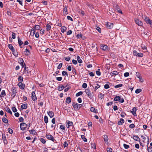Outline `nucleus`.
<instances>
[{"label": "nucleus", "mask_w": 152, "mask_h": 152, "mask_svg": "<svg viewBox=\"0 0 152 152\" xmlns=\"http://www.w3.org/2000/svg\"><path fill=\"white\" fill-rule=\"evenodd\" d=\"M85 92L90 99H93L94 96L93 92H91L89 88H87L86 89Z\"/></svg>", "instance_id": "1"}, {"label": "nucleus", "mask_w": 152, "mask_h": 152, "mask_svg": "<svg viewBox=\"0 0 152 152\" xmlns=\"http://www.w3.org/2000/svg\"><path fill=\"white\" fill-rule=\"evenodd\" d=\"M11 91V96L12 97V98H13L15 97L16 94L18 93L17 90L16 89V87H13L12 88Z\"/></svg>", "instance_id": "2"}, {"label": "nucleus", "mask_w": 152, "mask_h": 152, "mask_svg": "<svg viewBox=\"0 0 152 152\" xmlns=\"http://www.w3.org/2000/svg\"><path fill=\"white\" fill-rule=\"evenodd\" d=\"M114 100L115 101H119L121 103H123L124 101L123 98H121L120 96H116Z\"/></svg>", "instance_id": "3"}, {"label": "nucleus", "mask_w": 152, "mask_h": 152, "mask_svg": "<svg viewBox=\"0 0 152 152\" xmlns=\"http://www.w3.org/2000/svg\"><path fill=\"white\" fill-rule=\"evenodd\" d=\"M27 124L23 122L20 124V127L21 130L24 131L26 129Z\"/></svg>", "instance_id": "4"}, {"label": "nucleus", "mask_w": 152, "mask_h": 152, "mask_svg": "<svg viewBox=\"0 0 152 152\" xmlns=\"http://www.w3.org/2000/svg\"><path fill=\"white\" fill-rule=\"evenodd\" d=\"M134 20L136 24L138 25V26H142L143 25V24L138 19L135 18L134 19Z\"/></svg>", "instance_id": "5"}, {"label": "nucleus", "mask_w": 152, "mask_h": 152, "mask_svg": "<svg viewBox=\"0 0 152 152\" xmlns=\"http://www.w3.org/2000/svg\"><path fill=\"white\" fill-rule=\"evenodd\" d=\"M113 25L114 24L113 23H109L108 22H107L106 24V26L107 28L110 29L113 27Z\"/></svg>", "instance_id": "6"}, {"label": "nucleus", "mask_w": 152, "mask_h": 152, "mask_svg": "<svg viewBox=\"0 0 152 152\" xmlns=\"http://www.w3.org/2000/svg\"><path fill=\"white\" fill-rule=\"evenodd\" d=\"M46 137L48 140H51L52 141L54 142L55 140L54 139L53 137L50 134H46Z\"/></svg>", "instance_id": "7"}, {"label": "nucleus", "mask_w": 152, "mask_h": 152, "mask_svg": "<svg viewBox=\"0 0 152 152\" xmlns=\"http://www.w3.org/2000/svg\"><path fill=\"white\" fill-rule=\"evenodd\" d=\"M101 48L103 50L106 51L108 50V47L107 46L104 44H102L101 45Z\"/></svg>", "instance_id": "8"}, {"label": "nucleus", "mask_w": 152, "mask_h": 152, "mask_svg": "<svg viewBox=\"0 0 152 152\" xmlns=\"http://www.w3.org/2000/svg\"><path fill=\"white\" fill-rule=\"evenodd\" d=\"M31 98L32 100L34 101H35L37 100V98L34 91H32L31 93Z\"/></svg>", "instance_id": "9"}, {"label": "nucleus", "mask_w": 152, "mask_h": 152, "mask_svg": "<svg viewBox=\"0 0 152 152\" xmlns=\"http://www.w3.org/2000/svg\"><path fill=\"white\" fill-rule=\"evenodd\" d=\"M137 110V107H134L132 109V111H131V112L132 114L134 116H137V114L136 113V112Z\"/></svg>", "instance_id": "10"}, {"label": "nucleus", "mask_w": 152, "mask_h": 152, "mask_svg": "<svg viewBox=\"0 0 152 152\" xmlns=\"http://www.w3.org/2000/svg\"><path fill=\"white\" fill-rule=\"evenodd\" d=\"M18 85L20 87V89H24L25 85L23 83H18Z\"/></svg>", "instance_id": "11"}, {"label": "nucleus", "mask_w": 152, "mask_h": 152, "mask_svg": "<svg viewBox=\"0 0 152 152\" xmlns=\"http://www.w3.org/2000/svg\"><path fill=\"white\" fill-rule=\"evenodd\" d=\"M72 105L73 107L75 110H79V108H78V103H75V102H73Z\"/></svg>", "instance_id": "12"}, {"label": "nucleus", "mask_w": 152, "mask_h": 152, "mask_svg": "<svg viewBox=\"0 0 152 152\" xmlns=\"http://www.w3.org/2000/svg\"><path fill=\"white\" fill-rule=\"evenodd\" d=\"M145 20L146 23L150 25L152 23V21L149 18H146L145 19Z\"/></svg>", "instance_id": "13"}, {"label": "nucleus", "mask_w": 152, "mask_h": 152, "mask_svg": "<svg viewBox=\"0 0 152 152\" xmlns=\"http://www.w3.org/2000/svg\"><path fill=\"white\" fill-rule=\"evenodd\" d=\"M141 137L143 139L142 141L143 142H145V140H147V141L146 142H149V138L148 137H147V139L146 137L143 135L141 136Z\"/></svg>", "instance_id": "14"}, {"label": "nucleus", "mask_w": 152, "mask_h": 152, "mask_svg": "<svg viewBox=\"0 0 152 152\" xmlns=\"http://www.w3.org/2000/svg\"><path fill=\"white\" fill-rule=\"evenodd\" d=\"M115 10L116 11H117L118 12L120 13L121 14H122V11L120 8L119 6L118 5H116L115 7Z\"/></svg>", "instance_id": "15"}, {"label": "nucleus", "mask_w": 152, "mask_h": 152, "mask_svg": "<svg viewBox=\"0 0 152 152\" xmlns=\"http://www.w3.org/2000/svg\"><path fill=\"white\" fill-rule=\"evenodd\" d=\"M40 28V26L39 25H35L32 28V30H39Z\"/></svg>", "instance_id": "16"}, {"label": "nucleus", "mask_w": 152, "mask_h": 152, "mask_svg": "<svg viewBox=\"0 0 152 152\" xmlns=\"http://www.w3.org/2000/svg\"><path fill=\"white\" fill-rule=\"evenodd\" d=\"M25 50L24 53L26 56H29L31 54L30 51L28 49L26 48Z\"/></svg>", "instance_id": "17"}, {"label": "nucleus", "mask_w": 152, "mask_h": 152, "mask_svg": "<svg viewBox=\"0 0 152 152\" xmlns=\"http://www.w3.org/2000/svg\"><path fill=\"white\" fill-rule=\"evenodd\" d=\"M12 51V54L15 56V57H17L18 56V54L17 53V52L16 53V52L15 49V48L13 49L12 50H11Z\"/></svg>", "instance_id": "18"}, {"label": "nucleus", "mask_w": 152, "mask_h": 152, "mask_svg": "<svg viewBox=\"0 0 152 152\" xmlns=\"http://www.w3.org/2000/svg\"><path fill=\"white\" fill-rule=\"evenodd\" d=\"M18 41L19 45L20 48H22V47L21 45L23 44V42L20 39L19 37H18Z\"/></svg>", "instance_id": "19"}, {"label": "nucleus", "mask_w": 152, "mask_h": 152, "mask_svg": "<svg viewBox=\"0 0 152 152\" xmlns=\"http://www.w3.org/2000/svg\"><path fill=\"white\" fill-rule=\"evenodd\" d=\"M6 93L4 90L2 91L1 94H0V97H4L6 95Z\"/></svg>", "instance_id": "20"}, {"label": "nucleus", "mask_w": 152, "mask_h": 152, "mask_svg": "<svg viewBox=\"0 0 152 152\" xmlns=\"http://www.w3.org/2000/svg\"><path fill=\"white\" fill-rule=\"evenodd\" d=\"M47 113L48 115L50 116V118H52L53 117L54 115V113L52 111H49L47 112Z\"/></svg>", "instance_id": "21"}, {"label": "nucleus", "mask_w": 152, "mask_h": 152, "mask_svg": "<svg viewBox=\"0 0 152 152\" xmlns=\"http://www.w3.org/2000/svg\"><path fill=\"white\" fill-rule=\"evenodd\" d=\"M29 132L31 134L36 135L37 134V132L34 129H31V130H29Z\"/></svg>", "instance_id": "22"}, {"label": "nucleus", "mask_w": 152, "mask_h": 152, "mask_svg": "<svg viewBox=\"0 0 152 152\" xmlns=\"http://www.w3.org/2000/svg\"><path fill=\"white\" fill-rule=\"evenodd\" d=\"M19 63L20 64V65L24 64L25 66H26V65L24 63V60L22 58H20L19 59Z\"/></svg>", "instance_id": "23"}, {"label": "nucleus", "mask_w": 152, "mask_h": 152, "mask_svg": "<svg viewBox=\"0 0 152 152\" xmlns=\"http://www.w3.org/2000/svg\"><path fill=\"white\" fill-rule=\"evenodd\" d=\"M64 89V86L62 84L60 85L58 87V90L59 91H61Z\"/></svg>", "instance_id": "24"}, {"label": "nucleus", "mask_w": 152, "mask_h": 152, "mask_svg": "<svg viewBox=\"0 0 152 152\" xmlns=\"http://www.w3.org/2000/svg\"><path fill=\"white\" fill-rule=\"evenodd\" d=\"M90 110L91 112H93L95 113H98L97 110L93 107H92L91 108Z\"/></svg>", "instance_id": "25"}, {"label": "nucleus", "mask_w": 152, "mask_h": 152, "mask_svg": "<svg viewBox=\"0 0 152 152\" xmlns=\"http://www.w3.org/2000/svg\"><path fill=\"white\" fill-rule=\"evenodd\" d=\"M28 67H26V66L24 67V69L23 70V73L25 74L26 75H27L28 74L29 72H30V71L28 72V70L27 69V68H28Z\"/></svg>", "instance_id": "26"}, {"label": "nucleus", "mask_w": 152, "mask_h": 152, "mask_svg": "<svg viewBox=\"0 0 152 152\" xmlns=\"http://www.w3.org/2000/svg\"><path fill=\"white\" fill-rule=\"evenodd\" d=\"M124 123V120L122 118L120 119V121H119L118 122V125H122L123 123Z\"/></svg>", "instance_id": "27"}, {"label": "nucleus", "mask_w": 152, "mask_h": 152, "mask_svg": "<svg viewBox=\"0 0 152 152\" xmlns=\"http://www.w3.org/2000/svg\"><path fill=\"white\" fill-rule=\"evenodd\" d=\"M28 107V104H22L21 106V108L22 109H26Z\"/></svg>", "instance_id": "28"}, {"label": "nucleus", "mask_w": 152, "mask_h": 152, "mask_svg": "<svg viewBox=\"0 0 152 152\" xmlns=\"http://www.w3.org/2000/svg\"><path fill=\"white\" fill-rule=\"evenodd\" d=\"M133 138L134 140L136 141H140V139L137 136L134 135L133 136Z\"/></svg>", "instance_id": "29"}, {"label": "nucleus", "mask_w": 152, "mask_h": 152, "mask_svg": "<svg viewBox=\"0 0 152 152\" xmlns=\"http://www.w3.org/2000/svg\"><path fill=\"white\" fill-rule=\"evenodd\" d=\"M118 72L116 71H113L110 73V75H111L112 76L114 75L115 76L118 75Z\"/></svg>", "instance_id": "30"}, {"label": "nucleus", "mask_w": 152, "mask_h": 152, "mask_svg": "<svg viewBox=\"0 0 152 152\" xmlns=\"http://www.w3.org/2000/svg\"><path fill=\"white\" fill-rule=\"evenodd\" d=\"M71 99L70 97H68L66 98V102L67 104H69L71 102Z\"/></svg>", "instance_id": "31"}, {"label": "nucleus", "mask_w": 152, "mask_h": 152, "mask_svg": "<svg viewBox=\"0 0 152 152\" xmlns=\"http://www.w3.org/2000/svg\"><path fill=\"white\" fill-rule=\"evenodd\" d=\"M5 109L7 112L10 113L11 115H12V113L9 107H7L5 108Z\"/></svg>", "instance_id": "32"}, {"label": "nucleus", "mask_w": 152, "mask_h": 152, "mask_svg": "<svg viewBox=\"0 0 152 152\" xmlns=\"http://www.w3.org/2000/svg\"><path fill=\"white\" fill-rule=\"evenodd\" d=\"M64 8L63 9V12L66 14V13L67 12V8L68 7L67 6L64 5Z\"/></svg>", "instance_id": "33"}, {"label": "nucleus", "mask_w": 152, "mask_h": 152, "mask_svg": "<svg viewBox=\"0 0 152 152\" xmlns=\"http://www.w3.org/2000/svg\"><path fill=\"white\" fill-rule=\"evenodd\" d=\"M66 28L64 26L61 27V31L62 33H64L66 30Z\"/></svg>", "instance_id": "34"}, {"label": "nucleus", "mask_w": 152, "mask_h": 152, "mask_svg": "<svg viewBox=\"0 0 152 152\" xmlns=\"http://www.w3.org/2000/svg\"><path fill=\"white\" fill-rule=\"evenodd\" d=\"M77 60L79 63H81L83 62L82 60L80 58V57L78 56L77 57Z\"/></svg>", "instance_id": "35"}, {"label": "nucleus", "mask_w": 152, "mask_h": 152, "mask_svg": "<svg viewBox=\"0 0 152 152\" xmlns=\"http://www.w3.org/2000/svg\"><path fill=\"white\" fill-rule=\"evenodd\" d=\"M46 30L47 31H49L51 29V26L48 24L46 26Z\"/></svg>", "instance_id": "36"}, {"label": "nucleus", "mask_w": 152, "mask_h": 152, "mask_svg": "<svg viewBox=\"0 0 152 152\" xmlns=\"http://www.w3.org/2000/svg\"><path fill=\"white\" fill-rule=\"evenodd\" d=\"M2 121L3 122L6 123V124H7L8 123V120L5 118H2Z\"/></svg>", "instance_id": "37"}, {"label": "nucleus", "mask_w": 152, "mask_h": 152, "mask_svg": "<svg viewBox=\"0 0 152 152\" xmlns=\"http://www.w3.org/2000/svg\"><path fill=\"white\" fill-rule=\"evenodd\" d=\"M149 143H147L148 150V151L150 152H152V146H148Z\"/></svg>", "instance_id": "38"}, {"label": "nucleus", "mask_w": 152, "mask_h": 152, "mask_svg": "<svg viewBox=\"0 0 152 152\" xmlns=\"http://www.w3.org/2000/svg\"><path fill=\"white\" fill-rule=\"evenodd\" d=\"M48 118L47 116H45L44 118V120L45 123L47 124L48 122Z\"/></svg>", "instance_id": "39"}, {"label": "nucleus", "mask_w": 152, "mask_h": 152, "mask_svg": "<svg viewBox=\"0 0 152 152\" xmlns=\"http://www.w3.org/2000/svg\"><path fill=\"white\" fill-rule=\"evenodd\" d=\"M104 139L105 142H107L108 140L107 136V135H104Z\"/></svg>", "instance_id": "40"}, {"label": "nucleus", "mask_w": 152, "mask_h": 152, "mask_svg": "<svg viewBox=\"0 0 152 152\" xmlns=\"http://www.w3.org/2000/svg\"><path fill=\"white\" fill-rule=\"evenodd\" d=\"M35 32V31L32 30V28L31 29L30 32V35L33 36L34 35Z\"/></svg>", "instance_id": "41"}, {"label": "nucleus", "mask_w": 152, "mask_h": 152, "mask_svg": "<svg viewBox=\"0 0 152 152\" xmlns=\"http://www.w3.org/2000/svg\"><path fill=\"white\" fill-rule=\"evenodd\" d=\"M67 124L68 126H67V127L69 128V126H71L73 125V123L72 122L69 121L68 122Z\"/></svg>", "instance_id": "42"}, {"label": "nucleus", "mask_w": 152, "mask_h": 152, "mask_svg": "<svg viewBox=\"0 0 152 152\" xmlns=\"http://www.w3.org/2000/svg\"><path fill=\"white\" fill-rule=\"evenodd\" d=\"M23 78L22 76H19L18 77V80L19 81H20L19 83H22L23 81Z\"/></svg>", "instance_id": "43"}, {"label": "nucleus", "mask_w": 152, "mask_h": 152, "mask_svg": "<svg viewBox=\"0 0 152 152\" xmlns=\"http://www.w3.org/2000/svg\"><path fill=\"white\" fill-rule=\"evenodd\" d=\"M81 137L84 142H86L87 141V139L84 135H81Z\"/></svg>", "instance_id": "44"}, {"label": "nucleus", "mask_w": 152, "mask_h": 152, "mask_svg": "<svg viewBox=\"0 0 152 152\" xmlns=\"http://www.w3.org/2000/svg\"><path fill=\"white\" fill-rule=\"evenodd\" d=\"M7 47L11 50H12L14 48L12 46V44H8L7 45Z\"/></svg>", "instance_id": "45"}, {"label": "nucleus", "mask_w": 152, "mask_h": 152, "mask_svg": "<svg viewBox=\"0 0 152 152\" xmlns=\"http://www.w3.org/2000/svg\"><path fill=\"white\" fill-rule=\"evenodd\" d=\"M123 86V85L122 84H118V85L115 86H114V88H118L121 87Z\"/></svg>", "instance_id": "46"}, {"label": "nucleus", "mask_w": 152, "mask_h": 152, "mask_svg": "<svg viewBox=\"0 0 152 152\" xmlns=\"http://www.w3.org/2000/svg\"><path fill=\"white\" fill-rule=\"evenodd\" d=\"M83 94V92L82 91H79V92L77 93L76 94V96H78L81 95H82Z\"/></svg>", "instance_id": "47"}, {"label": "nucleus", "mask_w": 152, "mask_h": 152, "mask_svg": "<svg viewBox=\"0 0 152 152\" xmlns=\"http://www.w3.org/2000/svg\"><path fill=\"white\" fill-rule=\"evenodd\" d=\"M142 91V90L140 88L137 89L135 91V93L136 94H138Z\"/></svg>", "instance_id": "48"}, {"label": "nucleus", "mask_w": 152, "mask_h": 152, "mask_svg": "<svg viewBox=\"0 0 152 152\" xmlns=\"http://www.w3.org/2000/svg\"><path fill=\"white\" fill-rule=\"evenodd\" d=\"M15 35H16V34L15 33H14L13 32H12V39H14L15 38H16Z\"/></svg>", "instance_id": "49"}, {"label": "nucleus", "mask_w": 152, "mask_h": 152, "mask_svg": "<svg viewBox=\"0 0 152 152\" xmlns=\"http://www.w3.org/2000/svg\"><path fill=\"white\" fill-rule=\"evenodd\" d=\"M96 86L94 88V91H95L97 89L99 88L100 87V86L99 85L98 83L96 84Z\"/></svg>", "instance_id": "50"}, {"label": "nucleus", "mask_w": 152, "mask_h": 152, "mask_svg": "<svg viewBox=\"0 0 152 152\" xmlns=\"http://www.w3.org/2000/svg\"><path fill=\"white\" fill-rule=\"evenodd\" d=\"M12 110L14 113H15L17 111V110L15 107H12Z\"/></svg>", "instance_id": "51"}, {"label": "nucleus", "mask_w": 152, "mask_h": 152, "mask_svg": "<svg viewBox=\"0 0 152 152\" xmlns=\"http://www.w3.org/2000/svg\"><path fill=\"white\" fill-rule=\"evenodd\" d=\"M100 70V69H98V70L96 71V74L98 75V76H100L101 75V72L99 71V70Z\"/></svg>", "instance_id": "52"}, {"label": "nucleus", "mask_w": 152, "mask_h": 152, "mask_svg": "<svg viewBox=\"0 0 152 152\" xmlns=\"http://www.w3.org/2000/svg\"><path fill=\"white\" fill-rule=\"evenodd\" d=\"M143 54L142 53H138V54H137V56L139 57H142L143 56Z\"/></svg>", "instance_id": "53"}, {"label": "nucleus", "mask_w": 152, "mask_h": 152, "mask_svg": "<svg viewBox=\"0 0 152 152\" xmlns=\"http://www.w3.org/2000/svg\"><path fill=\"white\" fill-rule=\"evenodd\" d=\"M62 74L63 76L67 75L68 73L67 72L65 71H63L62 72Z\"/></svg>", "instance_id": "54"}, {"label": "nucleus", "mask_w": 152, "mask_h": 152, "mask_svg": "<svg viewBox=\"0 0 152 152\" xmlns=\"http://www.w3.org/2000/svg\"><path fill=\"white\" fill-rule=\"evenodd\" d=\"M72 72L73 74H75V75H77V73L76 72V69L72 67Z\"/></svg>", "instance_id": "55"}, {"label": "nucleus", "mask_w": 152, "mask_h": 152, "mask_svg": "<svg viewBox=\"0 0 152 152\" xmlns=\"http://www.w3.org/2000/svg\"><path fill=\"white\" fill-rule=\"evenodd\" d=\"M8 131L10 134H12L13 133V131L12 129L10 128H9L8 129Z\"/></svg>", "instance_id": "56"}, {"label": "nucleus", "mask_w": 152, "mask_h": 152, "mask_svg": "<svg viewBox=\"0 0 152 152\" xmlns=\"http://www.w3.org/2000/svg\"><path fill=\"white\" fill-rule=\"evenodd\" d=\"M83 35L81 34H77V39H80L81 38Z\"/></svg>", "instance_id": "57"}, {"label": "nucleus", "mask_w": 152, "mask_h": 152, "mask_svg": "<svg viewBox=\"0 0 152 152\" xmlns=\"http://www.w3.org/2000/svg\"><path fill=\"white\" fill-rule=\"evenodd\" d=\"M87 84L86 83H83V85H82V87H83V88H86L87 87Z\"/></svg>", "instance_id": "58"}, {"label": "nucleus", "mask_w": 152, "mask_h": 152, "mask_svg": "<svg viewBox=\"0 0 152 152\" xmlns=\"http://www.w3.org/2000/svg\"><path fill=\"white\" fill-rule=\"evenodd\" d=\"M91 148L95 149L96 148V146L95 143H91Z\"/></svg>", "instance_id": "59"}, {"label": "nucleus", "mask_w": 152, "mask_h": 152, "mask_svg": "<svg viewBox=\"0 0 152 152\" xmlns=\"http://www.w3.org/2000/svg\"><path fill=\"white\" fill-rule=\"evenodd\" d=\"M45 30L43 29H41L40 31V34L41 35H42L44 34Z\"/></svg>", "instance_id": "60"}, {"label": "nucleus", "mask_w": 152, "mask_h": 152, "mask_svg": "<svg viewBox=\"0 0 152 152\" xmlns=\"http://www.w3.org/2000/svg\"><path fill=\"white\" fill-rule=\"evenodd\" d=\"M129 127L130 128L132 129L134 127H135V126L134 124H132L129 125Z\"/></svg>", "instance_id": "61"}, {"label": "nucleus", "mask_w": 152, "mask_h": 152, "mask_svg": "<svg viewBox=\"0 0 152 152\" xmlns=\"http://www.w3.org/2000/svg\"><path fill=\"white\" fill-rule=\"evenodd\" d=\"M42 3L44 5H47L48 4V2L46 1L43 0L42 1Z\"/></svg>", "instance_id": "62"}, {"label": "nucleus", "mask_w": 152, "mask_h": 152, "mask_svg": "<svg viewBox=\"0 0 152 152\" xmlns=\"http://www.w3.org/2000/svg\"><path fill=\"white\" fill-rule=\"evenodd\" d=\"M107 152H112V149L111 148H107Z\"/></svg>", "instance_id": "63"}, {"label": "nucleus", "mask_w": 152, "mask_h": 152, "mask_svg": "<svg viewBox=\"0 0 152 152\" xmlns=\"http://www.w3.org/2000/svg\"><path fill=\"white\" fill-rule=\"evenodd\" d=\"M60 128L63 130H65V126L62 125H61L60 126Z\"/></svg>", "instance_id": "64"}]
</instances>
